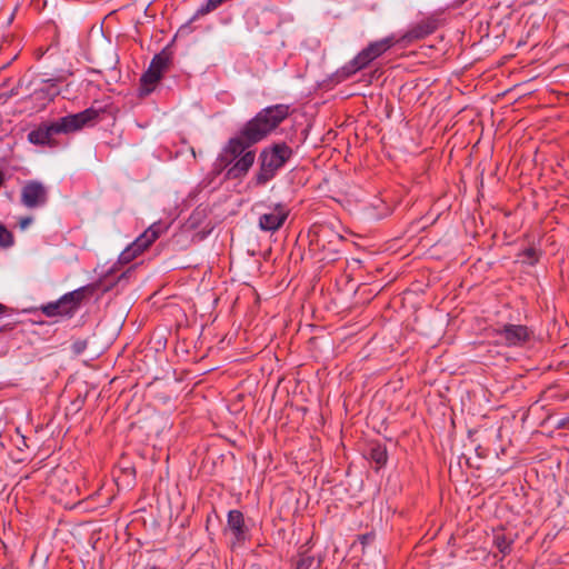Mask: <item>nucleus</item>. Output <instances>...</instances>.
Segmentation results:
<instances>
[{
    "mask_svg": "<svg viewBox=\"0 0 569 569\" xmlns=\"http://www.w3.org/2000/svg\"><path fill=\"white\" fill-rule=\"evenodd\" d=\"M87 348V342L86 341H76L73 343V350L76 353H80L82 352L84 349Z\"/></svg>",
    "mask_w": 569,
    "mask_h": 569,
    "instance_id": "23",
    "label": "nucleus"
},
{
    "mask_svg": "<svg viewBox=\"0 0 569 569\" xmlns=\"http://www.w3.org/2000/svg\"><path fill=\"white\" fill-rule=\"evenodd\" d=\"M227 0H208L204 8L201 9V12H210L214 9H217L219 6H221Z\"/></svg>",
    "mask_w": 569,
    "mask_h": 569,
    "instance_id": "22",
    "label": "nucleus"
},
{
    "mask_svg": "<svg viewBox=\"0 0 569 569\" xmlns=\"http://www.w3.org/2000/svg\"><path fill=\"white\" fill-rule=\"evenodd\" d=\"M20 200L29 209L42 207L48 201V190L39 181H28L21 189Z\"/></svg>",
    "mask_w": 569,
    "mask_h": 569,
    "instance_id": "7",
    "label": "nucleus"
},
{
    "mask_svg": "<svg viewBox=\"0 0 569 569\" xmlns=\"http://www.w3.org/2000/svg\"><path fill=\"white\" fill-rule=\"evenodd\" d=\"M83 298V288L74 290L72 292L64 295L57 302L49 303L48 306L43 307V312L48 317H54L58 315H70L79 307Z\"/></svg>",
    "mask_w": 569,
    "mask_h": 569,
    "instance_id": "6",
    "label": "nucleus"
},
{
    "mask_svg": "<svg viewBox=\"0 0 569 569\" xmlns=\"http://www.w3.org/2000/svg\"><path fill=\"white\" fill-rule=\"evenodd\" d=\"M164 231L160 222L151 224L139 238L128 246L119 257L120 262L129 263L147 250Z\"/></svg>",
    "mask_w": 569,
    "mask_h": 569,
    "instance_id": "4",
    "label": "nucleus"
},
{
    "mask_svg": "<svg viewBox=\"0 0 569 569\" xmlns=\"http://www.w3.org/2000/svg\"><path fill=\"white\" fill-rule=\"evenodd\" d=\"M160 79L161 77L149 68L141 78V94H149L154 89L156 84Z\"/></svg>",
    "mask_w": 569,
    "mask_h": 569,
    "instance_id": "16",
    "label": "nucleus"
},
{
    "mask_svg": "<svg viewBox=\"0 0 569 569\" xmlns=\"http://www.w3.org/2000/svg\"><path fill=\"white\" fill-rule=\"evenodd\" d=\"M148 569H159V568H157V567H150V568H148Z\"/></svg>",
    "mask_w": 569,
    "mask_h": 569,
    "instance_id": "28",
    "label": "nucleus"
},
{
    "mask_svg": "<svg viewBox=\"0 0 569 569\" xmlns=\"http://www.w3.org/2000/svg\"><path fill=\"white\" fill-rule=\"evenodd\" d=\"M288 114L289 107L286 104L268 107L246 124L243 137L249 143H256L276 129Z\"/></svg>",
    "mask_w": 569,
    "mask_h": 569,
    "instance_id": "1",
    "label": "nucleus"
},
{
    "mask_svg": "<svg viewBox=\"0 0 569 569\" xmlns=\"http://www.w3.org/2000/svg\"><path fill=\"white\" fill-rule=\"evenodd\" d=\"M495 545L502 553H508L510 551L511 541L506 538L503 533H497L495 536Z\"/></svg>",
    "mask_w": 569,
    "mask_h": 569,
    "instance_id": "18",
    "label": "nucleus"
},
{
    "mask_svg": "<svg viewBox=\"0 0 569 569\" xmlns=\"http://www.w3.org/2000/svg\"><path fill=\"white\" fill-rule=\"evenodd\" d=\"M568 425H569V415H568L566 418L561 419V420L558 422V427H560V428H565V427H567Z\"/></svg>",
    "mask_w": 569,
    "mask_h": 569,
    "instance_id": "26",
    "label": "nucleus"
},
{
    "mask_svg": "<svg viewBox=\"0 0 569 569\" xmlns=\"http://www.w3.org/2000/svg\"><path fill=\"white\" fill-rule=\"evenodd\" d=\"M522 257H523V261L527 262V263H530V264H533L538 260L537 252L532 248L531 249H527L522 253Z\"/></svg>",
    "mask_w": 569,
    "mask_h": 569,
    "instance_id": "21",
    "label": "nucleus"
},
{
    "mask_svg": "<svg viewBox=\"0 0 569 569\" xmlns=\"http://www.w3.org/2000/svg\"><path fill=\"white\" fill-rule=\"evenodd\" d=\"M51 123H43L39 126L37 129L32 130L28 134V139L33 144H47L50 143L51 137L56 134L52 130Z\"/></svg>",
    "mask_w": 569,
    "mask_h": 569,
    "instance_id": "13",
    "label": "nucleus"
},
{
    "mask_svg": "<svg viewBox=\"0 0 569 569\" xmlns=\"http://www.w3.org/2000/svg\"><path fill=\"white\" fill-rule=\"evenodd\" d=\"M13 242V237L11 232L0 224V247H9Z\"/></svg>",
    "mask_w": 569,
    "mask_h": 569,
    "instance_id": "19",
    "label": "nucleus"
},
{
    "mask_svg": "<svg viewBox=\"0 0 569 569\" xmlns=\"http://www.w3.org/2000/svg\"><path fill=\"white\" fill-rule=\"evenodd\" d=\"M4 312V307L2 305H0V315H2Z\"/></svg>",
    "mask_w": 569,
    "mask_h": 569,
    "instance_id": "27",
    "label": "nucleus"
},
{
    "mask_svg": "<svg viewBox=\"0 0 569 569\" xmlns=\"http://www.w3.org/2000/svg\"><path fill=\"white\" fill-rule=\"evenodd\" d=\"M251 144L252 143H249L246 140L242 131L240 137L233 138L229 141L227 148L224 149V158L229 161H232L243 154Z\"/></svg>",
    "mask_w": 569,
    "mask_h": 569,
    "instance_id": "12",
    "label": "nucleus"
},
{
    "mask_svg": "<svg viewBox=\"0 0 569 569\" xmlns=\"http://www.w3.org/2000/svg\"><path fill=\"white\" fill-rule=\"evenodd\" d=\"M372 535H363L360 537V543L365 546L368 541L372 540Z\"/></svg>",
    "mask_w": 569,
    "mask_h": 569,
    "instance_id": "25",
    "label": "nucleus"
},
{
    "mask_svg": "<svg viewBox=\"0 0 569 569\" xmlns=\"http://www.w3.org/2000/svg\"><path fill=\"white\" fill-rule=\"evenodd\" d=\"M397 42L398 41L392 36L379 41L371 42L343 68V72L348 77L366 68L372 60L380 57Z\"/></svg>",
    "mask_w": 569,
    "mask_h": 569,
    "instance_id": "3",
    "label": "nucleus"
},
{
    "mask_svg": "<svg viewBox=\"0 0 569 569\" xmlns=\"http://www.w3.org/2000/svg\"><path fill=\"white\" fill-rule=\"evenodd\" d=\"M169 54L166 52H161L152 59L149 68L152 69L156 73H158L160 77H162L163 72L169 66Z\"/></svg>",
    "mask_w": 569,
    "mask_h": 569,
    "instance_id": "17",
    "label": "nucleus"
},
{
    "mask_svg": "<svg viewBox=\"0 0 569 569\" xmlns=\"http://www.w3.org/2000/svg\"><path fill=\"white\" fill-rule=\"evenodd\" d=\"M253 162L254 152L246 151L243 154L240 156L234 166L229 170V174H231L232 177L244 174L253 164Z\"/></svg>",
    "mask_w": 569,
    "mask_h": 569,
    "instance_id": "14",
    "label": "nucleus"
},
{
    "mask_svg": "<svg viewBox=\"0 0 569 569\" xmlns=\"http://www.w3.org/2000/svg\"><path fill=\"white\" fill-rule=\"evenodd\" d=\"M292 150L284 143L276 144L270 151L261 153V167L257 174V182L263 184L269 181L276 171L291 157Z\"/></svg>",
    "mask_w": 569,
    "mask_h": 569,
    "instance_id": "2",
    "label": "nucleus"
},
{
    "mask_svg": "<svg viewBox=\"0 0 569 569\" xmlns=\"http://www.w3.org/2000/svg\"><path fill=\"white\" fill-rule=\"evenodd\" d=\"M437 29V23L432 19H426L413 27H411L400 39H398V42L403 43H410L416 40L423 39L425 37L429 36Z\"/></svg>",
    "mask_w": 569,
    "mask_h": 569,
    "instance_id": "11",
    "label": "nucleus"
},
{
    "mask_svg": "<svg viewBox=\"0 0 569 569\" xmlns=\"http://www.w3.org/2000/svg\"><path fill=\"white\" fill-rule=\"evenodd\" d=\"M32 222V218L31 217H26V218H22L20 219L19 221V226L22 230H24L26 228L29 227V224Z\"/></svg>",
    "mask_w": 569,
    "mask_h": 569,
    "instance_id": "24",
    "label": "nucleus"
},
{
    "mask_svg": "<svg viewBox=\"0 0 569 569\" xmlns=\"http://www.w3.org/2000/svg\"><path fill=\"white\" fill-rule=\"evenodd\" d=\"M499 342L506 346H518L527 341L529 331L520 325H507L498 331Z\"/></svg>",
    "mask_w": 569,
    "mask_h": 569,
    "instance_id": "10",
    "label": "nucleus"
},
{
    "mask_svg": "<svg viewBox=\"0 0 569 569\" xmlns=\"http://www.w3.org/2000/svg\"><path fill=\"white\" fill-rule=\"evenodd\" d=\"M226 531L231 536L232 548L244 542L247 538V528L244 526L243 515L240 511H229Z\"/></svg>",
    "mask_w": 569,
    "mask_h": 569,
    "instance_id": "8",
    "label": "nucleus"
},
{
    "mask_svg": "<svg viewBox=\"0 0 569 569\" xmlns=\"http://www.w3.org/2000/svg\"><path fill=\"white\" fill-rule=\"evenodd\" d=\"M287 217L288 210L283 206L277 204L274 208L270 209V211L260 216L259 227L263 231H277L282 227Z\"/></svg>",
    "mask_w": 569,
    "mask_h": 569,
    "instance_id": "9",
    "label": "nucleus"
},
{
    "mask_svg": "<svg viewBox=\"0 0 569 569\" xmlns=\"http://www.w3.org/2000/svg\"><path fill=\"white\" fill-rule=\"evenodd\" d=\"M371 457L379 466L385 465L387 461L386 451L380 448L372 449Z\"/></svg>",
    "mask_w": 569,
    "mask_h": 569,
    "instance_id": "20",
    "label": "nucleus"
},
{
    "mask_svg": "<svg viewBox=\"0 0 569 569\" xmlns=\"http://www.w3.org/2000/svg\"><path fill=\"white\" fill-rule=\"evenodd\" d=\"M321 560L312 555L309 550L298 555L296 560V569H318Z\"/></svg>",
    "mask_w": 569,
    "mask_h": 569,
    "instance_id": "15",
    "label": "nucleus"
},
{
    "mask_svg": "<svg viewBox=\"0 0 569 569\" xmlns=\"http://www.w3.org/2000/svg\"><path fill=\"white\" fill-rule=\"evenodd\" d=\"M98 116L99 112L97 110L89 108L82 112L69 114L53 121L51 130L56 132V134L76 132L93 123Z\"/></svg>",
    "mask_w": 569,
    "mask_h": 569,
    "instance_id": "5",
    "label": "nucleus"
}]
</instances>
